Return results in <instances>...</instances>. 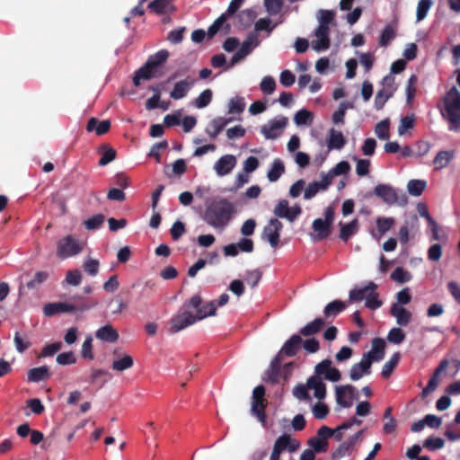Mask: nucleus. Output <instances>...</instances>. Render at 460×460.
Returning <instances> with one entry per match:
<instances>
[{
  "instance_id": "nucleus-58",
  "label": "nucleus",
  "mask_w": 460,
  "mask_h": 460,
  "mask_svg": "<svg viewBox=\"0 0 460 460\" xmlns=\"http://www.w3.org/2000/svg\"><path fill=\"white\" fill-rule=\"evenodd\" d=\"M308 445L312 447L314 453H324L328 449V441L320 438L314 437L308 440Z\"/></svg>"
},
{
  "instance_id": "nucleus-62",
  "label": "nucleus",
  "mask_w": 460,
  "mask_h": 460,
  "mask_svg": "<svg viewBox=\"0 0 460 460\" xmlns=\"http://www.w3.org/2000/svg\"><path fill=\"white\" fill-rule=\"evenodd\" d=\"M313 113L307 110L298 111L294 117L296 125H306L312 122Z\"/></svg>"
},
{
  "instance_id": "nucleus-53",
  "label": "nucleus",
  "mask_w": 460,
  "mask_h": 460,
  "mask_svg": "<svg viewBox=\"0 0 460 460\" xmlns=\"http://www.w3.org/2000/svg\"><path fill=\"white\" fill-rule=\"evenodd\" d=\"M390 120L385 119L378 122L375 127V133L379 139L385 140L390 137L389 133Z\"/></svg>"
},
{
  "instance_id": "nucleus-46",
  "label": "nucleus",
  "mask_w": 460,
  "mask_h": 460,
  "mask_svg": "<svg viewBox=\"0 0 460 460\" xmlns=\"http://www.w3.org/2000/svg\"><path fill=\"white\" fill-rule=\"evenodd\" d=\"M426 186L427 183L425 181L411 180L407 184V190L411 196L419 197L421 195Z\"/></svg>"
},
{
  "instance_id": "nucleus-49",
  "label": "nucleus",
  "mask_w": 460,
  "mask_h": 460,
  "mask_svg": "<svg viewBox=\"0 0 460 460\" xmlns=\"http://www.w3.org/2000/svg\"><path fill=\"white\" fill-rule=\"evenodd\" d=\"M353 104L349 102H342L340 103L338 110L332 114V121L335 124L344 123V117L346 111L349 109H352Z\"/></svg>"
},
{
  "instance_id": "nucleus-27",
  "label": "nucleus",
  "mask_w": 460,
  "mask_h": 460,
  "mask_svg": "<svg viewBox=\"0 0 460 460\" xmlns=\"http://www.w3.org/2000/svg\"><path fill=\"white\" fill-rule=\"evenodd\" d=\"M228 16L222 13L214 22L208 27V38L212 39L222 28L225 30L226 34H228L231 30V26L226 22Z\"/></svg>"
},
{
  "instance_id": "nucleus-32",
  "label": "nucleus",
  "mask_w": 460,
  "mask_h": 460,
  "mask_svg": "<svg viewBox=\"0 0 460 460\" xmlns=\"http://www.w3.org/2000/svg\"><path fill=\"white\" fill-rule=\"evenodd\" d=\"M346 309V304L341 300H333L326 305L323 309L325 319H333Z\"/></svg>"
},
{
  "instance_id": "nucleus-35",
  "label": "nucleus",
  "mask_w": 460,
  "mask_h": 460,
  "mask_svg": "<svg viewBox=\"0 0 460 460\" xmlns=\"http://www.w3.org/2000/svg\"><path fill=\"white\" fill-rule=\"evenodd\" d=\"M233 121L232 118L226 119L223 117L215 118L210 124L212 130L207 129V133L211 138H215L225 128L226 125Z\"/></svg>"
},
{
  "instance_id": "nucleus-64",
  "label": "nucleus",
  "mask_w": 460,
  "mask_h": 460,
  "mask_svg": "<svg viewBox=\"0 0 460 460\" xmlns=\"http://www.w3.org/2000/svg\"><path fill=\"white\" fill-rule=\"evenodd\" d=\"M395 221L393 217H378L376 219V227L381 234H385L394 225Z\"/></svg>"
},
{
  "instance_id": "nucleus-19",
  "label": "nucleus",
  "mask_w": 460,
  "mask_h": 460,
  "mask_svg": "<svg viewBox=\"0 0 460 460\" xmlns=\"http://www.w3.org/2000/svg\"><path fill=\"white\" fill-rule=\"evenodd\" d=\"M371 360L362 356L361 360L358 363H355L352 365L349 370V377L352 381H358L364 376H367L371 374Z\"/></svg>"
},
{
  "instance_id": "nucleus-45",
  "label": "nucleus",
  "mask_w": 460,
  "mask_h": 460,
  "mask_svg": "<svg viewBox=\"0 0 460 460\" xmlns=\"http://www.w3.org/2000/svg\"><path fill=\"white\" fill-rule=\"evenodd\" d=\"M454 151H440L434 158L433 164L436 169H442L447 166L454 157Z\"/></svg>"
},
{
  "instance_id": "nucleus-11",
  "label": "nucleus",
  "mask_w": 460,
  "mask_h": 460,
  "mask_svg": "<svg viewBox=\"0 0 460 460\" xmlns=\"http://www.w3.org/2000/svg\"><path fill=\"white\" fill-rule=\"evenodd\" d=\"M273 213L278 217L286 218L289 222H294L302 213V208L298 204L289 208L288 201L287 199H281L275 206Z\"/></svg>"
},
{
  "instance_id": "nucleus-57",
  "label": "nucleus",
  "mask_w": 460,
  "mask_h": 460,
  "mask_svg": "<svg viewBox=\"0 0 460 460\" xmlns=\"http://www.w3.org/2000/svg\"><path fill=\"white\" fill-rule=\"evenodd\" d=\"M391 279L395 282L403 284L411 280V275L409 271L404 270L402 267H397L392 272Z\"/></svg>"
},
{
  "instance_id": "nucleus-3",
  "label": "nucleus",
  "mask_w": 460,
  "mask_h": 460,
  "mask_svg": "<svg viewBox=\"0 0 460 460\" xmlns=\"http://www.w3.org/2000/svg\"><path fill=\"white\" fill-rule=\"evenodd\" d=\"M378 286L369 281L365 287L355 288L349 291V298L351 302H360L366 300V307L371 310H376L382 306L383 302L379 299V294L377 293Z\"/></svg>"
},
{
  "instance_id": "nucleus-41",
  "label": "nucleus",
  "mask_w": 460,
  "mask_h": 460,
  "mask_svg": "<svg viewBox=\"0 0 460 460\" xmlns=\"http://www.w3.org/2000/svg\"><path fill=\"white\" fill-rule=\"evenodd\" d=\"M99 154L102 155L99 160V165L104 166L116 158V150L108 145H102L99 147Z\"/></svg>"
},
{
  "instance_id": "nucleus-37",
  "label": "nucleus",
  "mask_w": 460,
  "mask_h": 460,
  "mask_svg": "<svg viewBox=\"0 0 460 460\" xmlns=\"http://www.w3.org/2000/svg\"><path fill=\"white\" fill-rule=\"evenodd\" d=\"M257 17V13L253 9H245L237 14L238 26L242 29L248 28Z\"/></svg>"
},
{
  "instance_id": "nucleus-14",
  "label": "nucleus",
  "mask_w": 460,
  "mask_h": 460,
  "mask_svg": "<svg viewBox=\"0 0 460 460\" xmlns=\"http://www.w3.org/2000/svg\"><path fill=\"white\" fill-rule=\"evenodd\" d=\"M288 119L287 117H280L279 119L269 121L261 128V132L267 139H275L281 134V130L287 126Z\"/></svg>"
},
{
  "instance_id": "nucleus-24",
  "label": "nucleus",
  "mask_w": 460,
  "mask_h": 460,
  "mask_svg": "<svg viewBox=\"0 0 460 460\" xmlns=\"http://www.w3.org/2000/svg\"><path fill=\"white\" fill-rule=\"evenodd\" d=\"M385 342L381 338H375L372 341V349L363 355L369 358L371 362L381 361L385 357Z\"/></svg>"
},
{
  "instance_id": "nucleus-6",
  "label": "nucleus",
  "mask_w": 460,
  "mask_h": 460,
  "mask_svg": "<svg viewBox=\"0 0 460 460\" xmlns=\"http://www.w3.org/2000/svg\"><path fill=\"white\" fill-rule=\"evenodd\" d=\"M183 307L187 310H195L199 321L208 316H213L217 313V303L209 301L202 305V298L199 294L194 295L185 302Z\"/></svg>"
},
{
  "instance_id": "nucleus-26",
  "label": "nucleus",
  "mask_w": 460,
  "mask_h": 460,
  "mask_svg": "<svg viewBox=\"0 0 460 460\" xmlns=\"http://www.w3.org/2000/svg\"><path fill=\"white\" fill-rule=\"evenodd\" d=\"M111 128V121L108 119L99 120L98 119L92 117L86 125V130L88 132L94 131L96 135L102 136L106 134Z\"/></svg>"
},
{
  "instance_id": "nucleus-63",
  "label": "nucleus",
  "mask_w": 460,
  "mask_h": 460,
  "mask_svg": "<svg viewBox=\"0 0 460 460\" xmlns=\"http://www.w3.org/2000/svg\"><path fill=\"white\" fill-rule=\"evenodd\" d=\"M100 262L95 259H87L83 263L84 270L90 276H95L99 272Z\"/></svg>"
},
{
  "instance_id": "nucleus-61",
  "label": "nucleus",
  "mask_w": 460,
  "mask_h": 460,
  "mask_svg": "<svg viewBox=\"0 0 460 460\" xmlns=\"http://www.w3.org/2000/svg\"><path fill=\"white\" fill-rule=\"evenodd\" d=\"M405 340L404 332L399 327L392 328L387 335V341L391 343L400 344Z\"/></svg>"
},
{
  "instance_id": "nucleus-52",
  "label": "nucleus",
  "mask_w": 460,
  "mask_h": 460,
  "mask_svg": "<svg viewBox=\"0 0 460 460\" xmlns=\"http://www.w3.org/2000/svg\"><path fill=\"white\" fill-rule=\"evenodd\" d=\"M395 30L391 24H387L380 35L379 45L381 47H386L394 38Z\"/></svg>"
},
{
  "instance_id": "nucleus-42",
  "label": "nucleus",
  "mask_w": 460,
  "mask_h": 460,
  "mask_svg": "<svg viewBox=\"0 0 460 460\" xmlns=\"http://www.w3.org/2000/svg\"><path fill=\"white\" fill-rule=\"evenodd\" d=\"M284 358H279L278 355L270 362V367L268 370L269 380L272 383H278L281 372V363Z\"/></svg>"
},
{
  "instance_id": "nucleus-44",
  "label": "nucleus",
  "mask_w": 460,
  "mask_h": 460,
  "mask_svg": "<svg viewBox=\"0 0 460 460\" xmlns=\"http://www.w3.org/2000/svg\"><path fill=\"white\" fill-rule=\"evenodd\" d=\"M49 377V368L46 366L33 367L28 372V381L38 383Z\"/></svg>"
},
{
  "instance_id": "nucleus-33",
  "label": "nucleus",
  "mask_w": 460,
  "mask_h": 460,
  "mask_svg": "<svg viewBox=\"0 0 460 460\" xmlns=\"http://www.w3.org/2000/svg\"><path fill=\"white\" fill-rule=\"evenodd\" d=\"M419 226V218L416 215H412L405 221V224L399 230L400 242L406 244L409 241V228L414 229Z\"/></svg>"
},
{
  "instance_id": "nucleus-29",
  "label": "nucleus",
  "mask_w": 460,
  "mask_h": 460,
  "mask_svg": "<svg viewBox=\"0 0 460 460\" xmlns=\"http://www.w3.org/2000/svg\"><path fill=\"white\" fill-rule=\"evenodd\" d=\"M173 0H154L148 4V8L158 15L172 13L175 7Z\"/></svg>"
},
{
  "instance_id": "nucleus-22",
  "label": "nucleus",
  "mask_w": 460,
  "mask_h": 460,
  "mask_svg": "<svg viewBox=\"0 0 460 460\" xmlns=\"http://www.w3.org/2000/svg\"><path fill=\"white\" fill-rule=\"evenodd\" d=\"M332 184V177L331 176H323L322 181H313L307 185L305 190L304 199H311L314 198L320 190H325Z\"/></svg>"
},
{
  "instance_id": "nucleus-34",
  "label": "nucleus",
  "mask_w": 460,
  "mask_h": 460,
  "mask_svg": "<svg viewBox=\"0 0 460 460\" xmlns=\"http://www.w3.org/2000/svg\"><path fill=\"white\" fill-rule=\"evenodd\" d=\"M325 325V321L323 318H315L314 321L308 323L300 329L299 333L302 336L308 337L318 333Z\"/></svg>"
},
{
  "instance_id": "nucleus-7",
  "label": "nucleus",
  "mask_w": 460,
  "mask_h": 460,
  "mask_svg": "<svg viewBox=\"0 0 460 460\" xmlns=\"http://www.w3.org/2000/svg\"><path fill=\"white\" fill-rule=\"evenodd\" d=\"M264 396L265 387L262 385H260L253 389L251 411L262 424L266 422L265 409L268 404Z\"/></svg>"
},
{
  "instance_id": "nucleus-51",
  "label": "nucleus",
  "mask_w": 460,
  "mask_h": 460,
  "mask_svg": "<svg viewBox=\"0 0 460 460\" xmlns=\"http://www.w3.org/2000/svg\"><path fill=\"white\" fill-rule=\"evenodd\" d=\"M48 278L49 273L47 271H37L33 279L27 282L26 287L29 289H39Z\"/></svg>"
},
{
  "instance_id": "nucleus-47",
  "label": "nucleus",
  "mask_w": 460,
  "mask_h": 460,
  "mask_svg": "<svg viewBox=\"0 0 460 460\" xmlns=\"http://www.w3.org/2000/svg\"><path fill=\"white\" fill-rule=\"evenodd\" d=\"M399 359L400 353L396 352L391 357V358L387 362L385 363L381 372V375L384 378H388L392 375L394 369L395 368L399 362Z\"/></svg>"
},
{
  "instance_id": "nucleus-43",
  "label": "nucleus",
  "mask_w": 460,
  "mask_h": 460,
  "mask_svg": "<svg viewBox=\"0 0 460 460\" xmlns=\"http://www.w3.org/2000/svg\"><path fill=\"white\" fill-rule=\"evenodd\" d=\"M285 172V166L283 162L277 158L273 161L270 169L267 173V177L270 181H277L280 176Z\"/></svg>"
},
{
  "instance_id": "nucleus-55",
  "label": "nucleus",
  "mask_w": 460,
  "mask_h": 460,
  "mask_svg": "<svg viewBox=\"0 0 460 460\" xmlns=\"http://www.w3.org/2000/svg\"><path fill=\"white\" fill-rule=\"evenodd\" d=\"M418 83V77L416 75H411L408 80L406 86V100L407 103L411 105L415 98L417 92L416 84Z\"/></svg>"
},
{
  "instance_id": "nucleus-2",
  "label": "nucleus",
  "mask_w": 460,
  "mask_h": 460,
  "mask_svg": "<svg viewBox=\"0 0 460 460\" xmlns=\"http://www.w3.org/2000/svg\"><path fill=\"white\" fill-rule=\"evenodd\" d=\"M445 111L443 115L449 122V129L460 130V93L453 86L444 97Z\"/></svg>"
},
{
  "instance_id": "nucleus-21",
  "label": "nucleus",
  "mask_w": 460,
  "mask_h": 460,
  "mask_svg": "<svg viewBox=\"0 0 460 460\" xmlns=\"http://www.w3.org/2000/svg\"><path fill=\"white\" fill-rule=\"evenodd\" d=\"M390 314L396 319V323L400 326L408 325L412 318V314L397 303H393L390 308Z\"/></svg>"
},
{
  "instance_id": "nucleus-38",
  "label": "nucleus",
  "mask_w": 460,
  "mask_h": 460,
  "mask_svg": "<svg viewBox=\"0 0 460 460\" xmlns=\"http://www.w3.org/2000/svg\"><path fill=\"white\" fill-rule=\"evenodd\" d=\"M169 58V52L166 49H161L155 54L150 56L146 60V64L157 71L158 67L162 66Z\"/></svg>"
},
{
  "instance_id": "nucleus-59",
  "label": "nucleus",
  "mask_w": 460,
  "mask_h": 460,
  "mask_svg": "<svg viewBox=\"0 0 460 460\" xmlns=\"http://www.w3.org/2000/svg\"><path fill=\"white\" fill-rule=\"evenodd\" d=\"M415 124L414 115H407L401 119L400 124L398 126V133L399 135H404L405 132L409 129H412Z\"/></svg>"
},
{
  "instance_id": "nucleus-13",
  "label": "nucleus",
  "mask_w": 460,
  "mask_h": 460,
  "mask_svg": "<svg viewBox=\"0 0 460 460\" xmlns=\"http://www.w3.org/2000/svg\"><path fill=\"white\" fill-rule=\"evenodd\" d=\"M316 376H323L324 379L331 382H338L341 378L340 370L332 367V361L328 358L318 363L314 367Z\"/></svg>"
},
{
  "instance_id": "nucleus-23",
  "label": "nucleus",
  "mask_w": 460,
  "mask_h": 460,
  "mask_svg": "<svg viewBox=\"0 0 460 460\" xmlns=\"http://www.w3.org/2000/svg\"><path fill=\"white\" fill-rule=\"evenodd\" d=\"M274 447L281 453L285 450L295 452L299 448L300 443L296 438H292L290 435L283 434L277 438Z\"/></svg>"
},
{
  "instance_id": "nucleus-16",
  "label": "nucleus",
  "mask_w": 460,
  "mask_h": 460,
  "mask_svg": "<svg viewBox=\"0 0 460 460\" xmlns=\"http://www.w3.org/2000/svg\"><path fill=\"white\" fill-rule=\"evenodd\" d=\"M196 82L197 80L190 75L181 81L176 82L172 92L170 93V97L173 100L183 99L187 96L190 89L195 85Z\"/></svg>"
},
{
  "instance_id": "nucleus-39",
  "label": "nucleus",
  "mask_w": 460,
  "mask_h": 460,
  "mask_svg": "<svg viewBox=\"0 0 460 460\" xmlns=\"http://www.w3.org/2000/svg\"><path fill=\"white\" fill-rule=\"evenodd\" d=\"M341 231H340V238L347 242L352 235H354L358 228V219H353L349 224L343 225L341 222L340 223Z\"/></svg>"
},
{
  "instance_id": "nucleus-15",
  "label": "nucleus",
  "mask_w": 460,
  "mask_h": 460,
  "mask_svg": "<svg viewBox=\"0 0 460 460\" xmlns=\"http://www.w3.org/2000/svg\"><path fill=\"white\" fill-rule=\"evenodd\" d=\"M335 396L339 405L344 408H349L356 396V388L351 385L336 386Z\"/></svg>"
},
{
  "instance_id": "nucleus-18",
  "label": "nucleus",
  "mask_w": 460,
  "mask_h": 460,
  "mask_svg": "<svg viewBox=\"0 0 460 460\" xmlns=\"http://www.w3.org/2000/svg\"><path fill=\"white\" fill-rule=\"evenodd\" d=\"M314 36L317 38L316 40L312 42L313 48L317 50H326L330 48V27L324 25H318L315 30Z\"/></svg>"
},
{
  "instance_id": "nucleus-1",
  "label": "nucleus",
  "mask_w": 460,
  "mask_h": 460,
  "mask_svg": "<svg viewBox=\"0 0 460 460\" xmlns=\"http://www.w3.org/2000/svg\"><path fill=\"white\" fill-rule=\"evenodd\" d=\"M235 208L227 199L207 200L202 219L216 229H224L230 223Z\"/></svg>"
},
{
  "instance_id": "nucleus-56",
  "label": "nucleus",
  "mask_w": 460,
  "mask_h": 460,
  "mask_svg": "<svg viewBox=\"0 0 460 460\" xmlns=\"http://www.w3.org/2000/svg\"><path fill=\"white\" fill-rule=\"evenodd\" d=\"M245 102L243 97L232 98L228 105V112L230 114H240L244 111Z\"/></svg>"
},
{
  "instance_id": "nucleus-5",
  "label": "nucleus",
  "mask_w": 460,
  "mask_h": 460,
  "mask_svg": "<svg viewBox=\"0 0 460 460\" xmlns=\"http://www.w3.org/2000/svg\"><path fill=\"white\" fill-rule=\"evenodd\" d=\"M335 211L332 206H329L324 210V218H316L312 224V228L316 234L315 239H326L332 230V224L334 221Z\"/></svg>"
},
{
  "instance_id": "nucleus-28",
  "label": "nucleus",
  "mask_w": 460,
  "mask_h": 460,
  "mask_svg": "<svg viewBox=\"0 0 460 460\" xmlns=\"http://www.w3.org/2000/svg\"><path fill=\"white\" fill-rule=\"evenodd\" d=\"M160 75L154 68H151L146 63L135 72L133 84L139 86L141 80H150L158 77Z\"/></svg>"
},
{
  "instance_id": "nucleus-12",
  "label": "nucleus",
  "mask_w": 460,
  "mask_h": 460,
  "mask_svg": "<svg viewBox=\"0 0 460 460\" xmlns=\"http://www.w3.org/2000/svg\"><path fill=\"white\" fill-rule=\"evenodd\" d=\"M282 228L283 224L279 219L271 218L263 228L262 238L267 240L272 248H275L279 243Z\"/></svg>"
},
{
  "instance_id": "nucleus-4",
  "label": "nucleus",
  "mask_w": 460,
  "mask_h": 460,
  "mask_svg": "<svg viewBox=\"0 0 460 460\" xmlns=\"http://www.w3.org/2000/svg\"><path fill=\"white\" fill-rule=\"evenodd\" d=\"M374 194L389 206L394 204L404 206L407 204L406 195L402 192L399 193L396 189L390 185L377 184L374 189Z\"/></svg>"
},
{
  "instance_id": "nucleus-54",
  "label": "nucleus",
  "mask_w": 460,
  "mask_h": 460,
  "mask_svg": "<svg viewBox=\"0 0 460 460\" xmlns=\"http://www.w3.org/2000/svg\"><path fill=\"white\" fill-rule=\"evenodd\" d=\"M213 93L210 89L204 90L195 100L194 105L198 109L207 107L212 101Z\"/></svg>"
},
{
  "instance_id": "nucleus-36",
  "label": "nucleus",
  "mask_w": 460,
  "mask_h": 460,
  "mask_svg": "<svg viewBox=\"0 0 460 460\" xmlns=\"http://www.w3.org/2000/svg\"><path fill=\"white\" fill-rule=\"evenodd\" d=\"M259 45L258 35L256 32H250L246 39L243 41L238 51L244 57L248 56L254 48Z\"/></svg>"
},
{
  "instance_id": "nucleus-20",
  "label": "nucleus",
  "mask_w": 460,
  "mask_h": 460,
  "mask_svg": "<svg viewBox=\"0 0 460 460\" xmlns=\"http://www.w3.org/2000/svg\"><path fill=\"white\" fill-rule=\"evenodd\" d=\"M236 164V158L232 155L221 156L215 164L214 169L217 175L225 176L231 172Z\"/></svg>"
},
{
  "instance_id": "nucleus-8",
  "label": "nucleus",
  "mask_w": 460,
  "mask_h": 460,
  "mask_svg": "<svg viewBox=\"0 0 460 460\" xmlns=\"http://www.w3.org/2000/svg\"><path fill=\"white\" fill-rule=\"evenodd\" d=\"M89 308L90 305H75L66 302H57L46 304L43 307V313L45 316L50 317L57 314L83 312Z\"/></svg>"
},
{
  "instance_id": "nucleus-48",
  "label": "nucleus",
  "mask_w": 460,
  "mask_h": 460,
  "mask_svg": "<svg viewBox=\"0 0 460 460\" xmlns=\"http://www.w3.org/2000/svg\"><path fill=\"white\" fill-rule=\"evenodd\" d=\"M104 220L105 216L99 213L84 220L83 225L87 230H97L104 223Z\"/></svg>"
},
{
  "instance_id": "nucleus-9",
  "label": "nucleus",
  "mask_w": 460,
  "mask_h": 460,
  "mask_svg": "<svg viewBox=\"0 0 460 460\" xmlns=\"http://www.w3.org/2000/svg\"><path fill=\"white\" fill-rule=\"evenodd\" d=\"M83 248L79 242L73 236L67 235L58 243L57 255L61 259L75 256L82 252Z\"/></svg>"
},
{
  "instance_id": "nucleus-50",
  "label": "nucleus",
  "mask_w": 460,
  "mask_h": 460,
  "mask_svg": "<svg viewBox=\"0 0 460 460\" xmlns=\"http://www.w3.org/2000/svg\"><path fill=\"white\" fill-rule=\"evenodd\" d=\"M133 364V358L129 355H125L123 358L114 360L112 362L111 367L113 370L122 372L130 368Z\"/></svg>"
},
{
  "instance_id": "nucleus-10",
  "label": "nucleus",
  "mask_w": 460,
  "mask_h": 460,
  "mask_svg": "<svg viewBox=\"0 0 460 460\" xmlns=\"http://www.w3.org/2000/svg\"><path fill=\"white\" fill-rule=\"evenodd\" d=\"M199 321L197 314H193L189 310L180 313L170 320V333H176Z\"/></svg>"
},
{
  "instance_id": "nucleus-30",
  "label": "nucleus",
  "mask_w": 460,
  "mask_h": 460,
  "mask_svg": "<svg viewBox=\"0 0 460 460\" xmlns=\"http://www.w3.org/2000/svg\"><path fill=\"white\" fill-rule=\"evenodd\" d=\"M95 337L102 341L112 343L118 341L119 332L111 324H106L96 331Z\"/></svg>"
},
{
  "instance_id": "nucleus-31",
  "label": "nucleus",
  "mask_w": 460,
  "mask_h": 460,
  "mask_svg": "<svg viewBox=\"0 0 460 460\" xmlns=\"http://www.w3.org/2000/svg\"><path fill=\"white\" fill-rule=\"evenodd\" d=\"M307 387L314 391V397L318 400L324 399L326 395V385L323 382L322 377L313 376L307 379Z\"/></svg>"
},
{
  "instance_id": "nucleus-60",
  "label": "nucleus",
  "mask_w": 460,
  "mask_h": 460,
  "mask_svg": "<svg viewBox=\"0 0 460 460\" xmlns=\"http://www.w3.org/2000/svg\"><path fill=\"white\" fill-rule=\"evenodd\" d=\"M350 171V165L347 161L338 163L327 174L324 176H331L332 180L334 176L346 174Z\"/></svg>"
},
{
  "instance_id": "nucleus-40",
  "label": "nucleus",
  "mask_w": 460,
  "mask_h": 460,
  "mask_svg": "<svg viewBox=\"0 0 460 460\" xmlns=\"http://www.w3.org/2000/svg\"><path fill=\"white\" fill-rule=\"evenodd\" d=\"M346 144V139L341 131L334 128L330 130V137L328 140L329 149H341Z\"/></svg>"
},
{
  "instance_id": "nucleus-25",
  "label": "nucleus",
  "mask_w": 460,
  "mask_h": 460,
  "mask_svg": "<svg viewBox=\"0 0 460 460\" xmlns=\"http://www.w3.org/2000/svg\"><path fill=\"white\" fill-rule=\"evenodd\" d=\"M448 365V361L447 359H444L442 360L438 367L436 368L434 374L432 375V376L430 377V379L429 380L428 382V385H426V387H424L421 391V396L422 397H425L427 396L429 393L433 392L436 390V388L438 387V376L443 372L444 370H446L447 367Z\"/></svg>"
},
{
  "instance_id": "nucleus-17",
  "label": "nucleus",
  "mask_w": 460,
  "mask_h": 460,
  "mask_svg": "<svg viewBox=\"0 0 460 460\" xmlns=\"http://www.w3.org/2000/svg\"><path fill=\"white\" fill-rule=\"evenodd\" d=\"M302 345V337L300 334H293L281 347L278 352L279 358L295 357Z\"/></svg>"
}]
</instances>
